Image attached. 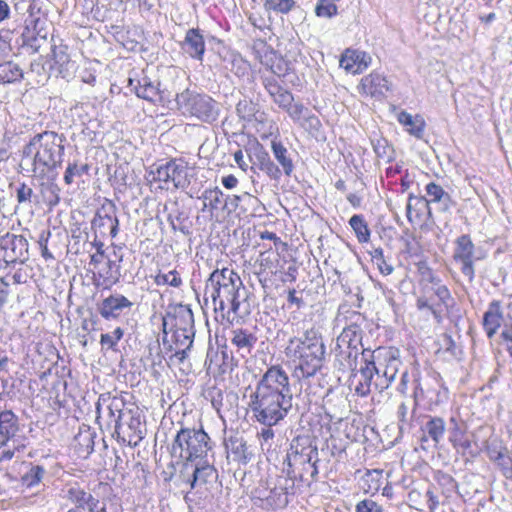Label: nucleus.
<instances>
[{
  "mask_svg": "<svg viewBox=\"0 0 512 512\" xmlns=\"http://www.w3.org/2000/svg\"><path fill=\"white\" fill-rule=\"evenodd\" d=\"M450 422L454 424V427L450 430L449 440L457 452L462 455L469 454L474 456L471 451V441L465 437L464 430L459 426L455 418H451Z\"/></svg>",
  "mask_w": 512,
  "mask_h": 512,
  "instance_id": "obj_32",
  "label": "nucleus"
},
{
  "mask_svg": "<svg viewBox=\"0 0 512 512\" xmlns=\"http://www.w3.org/2000/svg\"><path fill=\"white\" fill-rule=\"evenodd\" d=\"M368 349H353V348H346V349H340L339 356L344 360V362L341 363L343 366V370L347 369L350 371H355L358 368V365H361V358L363 357V352H368Z\"/></svg>",
  "mask_w": 512,
  "mask_h": 512,
  "instance_id": "obj_39",
  "label": "nucleus"
},
{
  "mask_svg": "<svg viewBox=\"0 0 512 512\" xmlns=\"http://www.w3.org/2000/svg\"><path fill=\"white\" fill-rule=\"evenodd\" d=\"M46 474V470L40 465H31L29 470L22 475L21 484L26 488H33L40 484Z\"/></svg>",
  "mask_w": 512,
  "mask_h": 512,
  "instance_id": "obj_41",
  "label": "nucleus"
},
{
  "mask_svg": "<svg viewBox=\"0 0 512 512\" xmlns=\"http://www.w3.org/2000/svg\"><path fill=\"white\" fill-rule=\"evenodd\" d=\"M271 149L274 155V158L277 160L279 165L282 167V170L286 176H291L294 170L293 160L288 152V149L282 144L281 141L273 139L271 141Z\"/></svg>",
  "mask_w": 512,
  "mask_h": 512,
  "instance_id": "obj_34",
  "label": "nucleus"
},
{
  "mask_svg": "<svg viewBox=\"0 0 512 512\" xmlns=\"http://www.w3.org/2000/svg\"><path fill=\"white\" fill-rule=\"evenodd\" d=\"M205 300L211 299L216 312L229 318L240 315L241 304L246 300V289L239 274L231 268L213 270L205 282Z\"/></svg>",
  "mask_w": 512,
  "mask_h": 512,
  "instance_id": "obj_3",
  "label": "nucleus"
},
{
  "mask_svg": "<svg viewBox=\"0 0 512 512\" xmlns=\"http://www.w3.org/2000/svg\"><path fill=\"white\" fill-rule=\"evenodd\" d=\"M255 161L253 162L259 169L263 167L266 161H269L271 158L269 154L264 150V148L257 143V146L254 151Z\"/></svg>",
  "mask_w": 512,
  "mask_h": 512,
  "instance_id": "obj_55",
  "label": "nucleus"
},
{
  "mask_svg": "<svg viewBox=\"0 0 512 512\" xmlns=\"http://www.w3.org/2000/svg\"><path fill=\"white\" fill-rule=\"evenodd\" d=\"M349 224L360 243H366L369 241L370 230L362 215H353L349 220Z\"/></svg>",
  "mask_w": 512,
  "mask_h": 512,
  "instance_id": "obj_42",
  "label": "nucleus"
},
{
  "mask_svg": "<svg viewBox=\"0 0 512 512\" xmlns=\"http://www.w3.org/2000/svg\"><path fill=\"white\" fill-rule=\"evenodd\" d=\"M187 219H188L187 214L184 211L180 210L178 207L173 209L168 214V217H167V221L170 223L172 229L174 231L178 230L185 235L189 234V228L185 224Z\"/></svg>",
  "mask_w": 512,
  "mask_h": 512,
  "instance_id": "obj_43",
  "label": "nucleus"
},
{
  "mask_svg": "<svg viewBox=\"0 0 512 512\" xmlns=\"http://www.w3.org/2000/svg\"><path fill=\"white\" fill-rule=\"evenodd\" d=\"M176 102L183 114H190L205 122H212L218 116L216 102L208 95L189 89L176 97Z\"/></svg>",
  "mask_w": 512,
  "mask_h": 512,
  "instance_id": "obj_7",
  "label": "nucleus"
},
{
  "mask_svg": "<svg viewBox=\"0 0 512 512\" xmlns=\"http://www.w3.org/2000/svg\"><path fill=\"white\" fill-rule=\"evenodd\" d=\"M234 160L239 166V168L242 169L243 171H246L248 169V164L244 160V154L242 150H237L234 153Z\"/></svg>",
  "mask_w": 512,
  "mask_h": 512,
  "instance_id": "obj_64",
  "label": "nucleus"
},
{
  "mask_svg": "<svg viewBox=\"0 0 512 512\" xmlns=\"http://www.w3.org/2000/svg\"><path fill=\"white\" fill-rule=\"evenodd\" d=\"M253 500L255 504L264 509L283 508L288 503L286 489L282 486L268 487L260 484L253 491Z\"/></svg>",
  "mask_w": 512,
  "mask_h": 512,
  "instance_id": "obj_14",
  "label": "nucleus"
},
{
  "mask_svg": "<svg viewBox=\"0 0 512 512\" xmlns=\"http://www.w3.org/2000/svg\"><path fill=\"white\" fill-rule=\"evenodd\" d=\"M283 110L287 111L289 116L294 120L298 121L306 116L308 109L301 103L290 104L288 107H283Z\"/></svg>",
  "mask_w": 512,
  "mask_h": 512,
  "instance_id": "obj_50",
  "label": "nucleus"
},
{
  "mask_svg": "<svg viewBox=\"0 0 512 512\" xmlns=\"http://www.w3.org/2000/svg\"><path fill=\"white\" fill-rule=\"evenodd\" d=\"M126 410L125 402L122 397L111 396L110 394H101L96 403L97 418L102 413H107L111 422L115 425V420L118 414L124 413Z\"/></svg>",
  "mask_w": 512,
  "mask_h": 512,
  "instance_id": "obj_18",
  "label": "nucleus"
},
{
  "mask_svg": "<svg viewBox=\"0 0 512 512\" xmlns=\"http://www.w3.org/2000/svg\"><path fill=\"white\" fill-rule=\"evenodd\" d=\"M295 6L294 0H266L265 8L278 13L286 14Z\"/></svg>",
  "mask_w": 512,
  "mask_h": 512,
  "instance_id": "obj_48",
  "label": "nucleus"
},
{
  "mask_svg": "<svg viewBox=\"0 0 512 512\" xmlns=\"http://www.w3.org/2000/svg\"><path fill=\"white\" fill-rule=\"evenodd\" d=\"M32 195L33 189L25 183H21L16 189V198L19 203L31 202Z\"/></svg>",
  "mask_w": 512,
  "mask_h": 512,
  "instance_id": "obj_54",
  "label": "nucleus"
},
{
  "mask_svg": "<svg viewBox=\"0 0 512 512\" xmlns=\"http://www.w3.org/2000/svg\"><path fill=\"white\" fill-rule=\"evenodd\" d=\"M421 442L431 440L434 446H437L443 439L446 431V423L443 418L438 416H427V421L421 428Z\"/></svg>",
  "mask_w": 512,
  "mask_h": 512,
  "instance_id": "obj_23",
  "label": "nucleus"
},
{
  "mask_svg": "<svg viewBox=\"0 0 512 512\" xmlns=\"http://www.w3.org/2000/svg\"><path fill=\"white\" fill-rule=\"evenodd\" d=\"M371 64V56L360 50L347 49L340 59V66L353 74L362 73Z\"/></svg>",
  "mask_w": 512,
  "mask_h": 512,
  "instance_id": "obj_16",
  "label": "nucleus"
},
{
  "mask_svg": "<svg viewBox=\"0 0 512 512\" xmlns=\"http://www.w3.org/2000/svg\"><path fill=\"white\" fill-rule=\"evenodd\" d=\"M285 354L293 361H297L294 376L302 380L315 376L322 368L326 348L318 330L311 327L301 336H294L288 340Z\"/></svg>",
  "mask_w": 512,
  "mask_h": 512,
  "instance_id": "obj_4",
  "label": "nucleus"
},
{
  "mask_svg": "<svg viewBox=\"0 0 512 512\" xmlns=\"http://www.w3.org/2000/svg\"><path fill=\"white\" fill-rule=\"evenodd\" d=\"M23 244V239L13 234L7 233L5 236L0 238V259L5 263L15 262L19 255L16 252L18 245Z\"/></svg>",
  "mask_w": 512,
  "mask_h": 512,
  "instance_id": "obj_30",
  "label": "nucleus"
},
{
  "mask_svg": "<svg viewBox=\"0 0 512 512\" xmlns=\"http://www.w3.org/2000/svg\"><path fill=\"white\" fill-rule=\"evenodd\" d=\"M425 496L427 498V505H428L429 511L430 512H435L436 509L439 506L438 496L435 495V493L431 489H428L426 491V495Z\"/></svg>",
  "mask_w": 512,
  "mask_h": 512,
  "instance_id": "obj_59",
  "label": "nucleus"
},
{
  "mask_svg": "<svg viewBox=\"0 0 512 512\" xmlns=\"http://www.w3.org/2000/svg\"><path fill=\"white\" fill-rule=\"evenodd\" d=\"M262 84L279 108L288 107L294 101L293 94L283 88L274 76H262Z\"/></svg>",
  "mask_w": 512,
  "mask_h": 512,
  "instance_id": "obj_17",
  "label": "nucleus"
},
{
  "mask_svg": "<svg viewBox=\"0 0 512 512\" xmlns=\"http://www.w3.org/2000/svg\"><path fill=\"white\" fill-rule=\"evenodd\" d=\"M124 331L122 328L117 327L111 333L101 334L100 344L102 347H106L107 349L115 350L117 343L123 337Z\"/></svg>",
  "mask_w": 512,
  "mask_h": 512,
  "instance_id": "obj_46",
  "label": "nucleus"
},
{
  "mask_svg": "<svg viewBox=\"0 0 512 512\" xmlns=\"http://www.w3.org/2000/svg\"><path fill=\"white\" fill-rule=\"evenodd\" d=\"M23 71L20 66L12 61L0 64V84H8L20 81Z\"/></svg>",
  "mask_w": 512,
  "mask_h": 512,
  "instance_id": "obj_37",
  "label": "nucleus"
},
{
  "mask_svg": "<svg viewBox=\"0 0 512 512\" xmlns=\"http://www.w3.org/2000/svg\"><path fill=\"white\" fill-rule=\"evenodd\" d=\"M88 172V165H78L76 162L69 163L64 173V181L70 185L75 177H81Z\"/></svg>",
  "mask_w": 512,
  "mask_h": 512,
  "instance_id": "obj_47",
  "label": "nucleus"
},
{
  "mask_svg": "<svg viewBox=\"0 0 512 512\" xmlns=\"http://www.w3.org/2000/svg\"><path fill=\"white\" fill-rule=\"evenodd\" d=\"M401 362L396 357H390L385 368L380 371V378L383 377L380 383L375 382L376 387L387 388L389 384L395 379Z\"/></svg>",
  "mask_w": 512,
  "mask_h": 512,
  "instance_id": "obj_40",
  "label": "nucleus"
},
{
  "mask_svg": "<svg viewBox=\"0 0 512 512\" xmlns=\"http://www.w3.org/2000/svg\"><path fill=\"white\" fill-rule=\"evenodd\" d=\"M428 207L429 206L425 202V197H418L412 193L409 194L406 205V217L408 221L413 223L415 220H420L423 210Z\"/></svg>",
  "mask_w": 512,
  "mask_h": 512,
  "instance_id": "obj_36",
  "label": "nucleus"
},
{
  "mask_svg": "<svg viewBox=\"0 0 512 512\" xmlns=\"http://www.w3.org/2000/svg\"><path fill=\"white\" fill-rule=\"evenodd\" d=\"M359 92L372 97L384 95L389 90L388 80L378 72L363 77L358 86Z\"/></svg>",
  "mask_w": 512,
  "mask_h": 512,
  "instance_id": "obj_19",
  "label": "nucleus"
},
{
  "mask_svg": "<svg viewBox=\"0 0 512 512\" xmlns=\"http://www.w3.org/2000/svg\"><path fill=\"white\" fill-rule=\"evenodd\" d=\"M114 429L118 435H126L130 445L136 446L144 438L138 408L126 409L124 413L118 414Z\"/></svg>",
  "mask_w": 512,
  "mask_h": 512,
  "instance_id": "obj_12",
  "label": "nucleus"
},
{
  "mask_svg": "<svg viewBox=\"0 0 512 512\" xmlns=\"http://www.w3.org/2000/svg\"><path fill=\"white\" fill-rule=\"evenodd\" d=\"M356 512H383V509L375 501L364 499L356 505Z\"/></svg>",
  "mask_w": 512,
  "mask_h": 512,
  "instance_id": "obj_53",
  "label": "nucleus"
},
{
  "mask_svg": "<svg viewBox=\"0 0 512 512\" xmlns=\"http://www.w3.org/2000/svg\"><path fill=\"white\" fill-rule=\"evenodd\" d=\"M47 241L48 237H45L43 234L40 236V239L38 241L40 247H41V254L45 259H52L53 255L49 252L47 248Z\"/></svg>",
  "mask_w": 512,
  "mask_h": 512,
  "instance_id": "obj_60",
  "label": "nucleus"
},
{
  "mask_svg": "<svg viewBox=\"0 0 512 512\" xmlns=\"http://www.w3.org/2000/svg\"><path fill=\"white\" fill-rule=\"evenodd\" d=\"M211 449L210 437L202 428H181L172 442L171 456L194 463L202 461Z\"/></svg>",
  "mask_w": 512,
  "mask_h": 512,
  "instance_id": "obj_5",
  "label": "nucleus"
},
{
  "mask_svg": "<svg viewBox=\"0 0 512 512\" xmlns=\"http://www.w3.org/2000/svg\"><path fill=\"white\" fill-rule=\"evenodd\" d=\"M180 476L189 486V489L193 490L201 488L215 479L217 477V471L212 465L207 463H184Z\"/></svg>",
  "mask_w": 512,
  "mask_h": 512,
  "instance_id": "obj_13",
  "label": "nucleus"
},
{
  "mask_svg": "<svg viewBox=\"0 0 512 512\" xmlns=\"http://www.w3.org/2000/svg\"><path fill=\"white\" fill-rule=\"evenodd\" d=\"M133 303L122 294H113L99 304L98 311L105 320H114L120 317L125 309H131Z\"/></svg>",
  "mask_w": 512,
  "mask_h": 512,
  "instance_id": "obj_15",
  "label": "nucleus"
},
{
  "mask_svg": "<svg viewBox=\"0 0 512 512\" xmlns=\"http://www.w3.org/2000/svg\"><path fill=\"white\" fill-rule=\"evenodd\" d=\"M397 120L410 135L418 139L423 137L426 124L422 116L412 115L406 111H401L397 115Z\"/></svg>",
  "mask_w": 512,
  "mask_h": 512,
  "instance_id": "obj_29",
  "label": "nucleus"
},
{
  "mask_svg": "<svg viewBox=\"0 0 512 512\" xmlns=\"http://www.w3.org/2000/svg\"><path fill=\"white\" fill-rule=\"evenodd\" d=\"M270 179L279 180L282 175L281 169L270 159L260 168Z\"/></svg>",
  "mask_w": 512,
  "mask_h": 512,
  "instance_id": "obj_52",
  "label": "nucleus"
},
{
  "mask_svg": "<svg viewBox=\"0 0 512 512\" xmlns=\"http://www.w3.org/2000/svg\"><path fill=\"white\" fill-rule=\"evenodd\" d=\"M68 499L77 504L79 510L87 508L90 512H106L105 506H100V502L91 493L79 487H71L67 492Z\"/></svg>",
  "mask_w": 512,
  "mask_h": 512,
  "instance_id": "obj_20",
  "label": "nucleus"
},
{
  "mask_svg": "<svg viewBox=\"0 0 512 512\" xmlns=\"http://www.w3.org/2000/svg\"><path fill=\"white\" fill-rule=\"evenodd\" d=\"M193 314L190 309L180 307L173 315L170 313L163 318V332L167 334V328L173 330L176 348L190 349L193 344L194 328Z\"/></svg>",
  "mask_w": 512,
  "mask_h": 512,
  "instance_id": "obj_8",
  "label": "nucleus"
},
{
  "mask_svg": "<svg viewBox=\"0 0 512 512\" xmlns=\"http://www.w3.org/2000/svg\"><path fill=\"white\" fill-rule=\"evenodd\" d=\"M184 51L193 59L202 61L205 53V41L198 28L187 30L182 43Z\"/></svg>",
  "mask_w": 512,
  "mask_h": 512,
  "instance_id": "obj_21",
  "label": "nucleus"
},
{
  "mask_svg": "<svg viewBox=\"0 0 512 512\" xmlns=\"http://www.w3.org/2000/svg\"><path fill=\"white\" fill-rule=\"evenodd\" d=\"M151 181L161 182L163 189L184 190L190 185V175L188 163L182 158L171 159L166 162H159L151 166L149 171Z\"/></svg>",
  "mask_w": 512,
  "mask_h": 512,
  "instance_id": "obj_6",
  "label": "nucleus"
},
{
  "mask_svg": "<svg viewBox=\"0 0 512 512\" xmlns=\"http://www.w3.org/2000/svg\"><path fill=\"white\" fill-rule=\"evenodd\" d=\"M129 86L135 91L139 98L149 102H157L162 100L161 91L159 90L158 83L152 82L148 77H143L140 80L129 79Z\"/></svg>",
  "mask_w": 512,
  "mask_h": 512,
  "instance_id": "obj_24",
  "label": "nucleus"
},
{
  "mask_svg": "<svg viewBox=\"0 0 512 512\" xmlns=\"http://www.w3.org/2000/svg\"><path fill=\"white\" fill-rule=\"evenodd\" d=\"M225 447L228 454L232 455L233 461L246 464L252 458V453L248 450L247 443L239 434H231L225 439Z\"/></svg>",
  "mask_w": 512,
  "mask_h": 512,
  "instance_id": "obj_22",
  "label": "nucleus"
},
{
  "mask_svg": "<svg viewBox=\"0 0 512 512\" xmlns=\"http://www.w3.org/2000/svg\"><path fill=\"white\" fill-rule=\"evenodd\" d=\"M223 196V192L218 187L206 189L201 196L203 200L202 211H208L213 215L214 211L219 209Z\"/></svg>",
  "mask_w": 512,
  "mask_h": 512,
  "instance_id": "obj_38",
  "label": "nucleus"
},
{
  "mask_svg": "<svg viewBox=\"0 0 512 512\" xmlns=\"http://www.w3.org/2000/svg\"><path fill=\"white\" fill-rule=\"evenodd\" d=\"M14 456V446L10 447L9 440L0 439V461H9Z\"/></svg>",
  "mask_w": 512,
  "mask_h": 512,
  "instance_id": "obj_57",
  "label": "nucleus"
},
{
  "mask_svg": "<svg viewBox=\"0 0 512 512\" xmlns=\"http://www.w3.org/2000/svg\"><path fill=\"white\" fill-rule=\"evenodd\" d=\"M503 321V311L500 301L493 300L483 316V327L488 336L492 338Z\"/></svg>",
  "mask_w": 512,
  "mask_h": 512,
  "instance_id": "obj_25",
  "label": "nucleus"
},
{
  "mask_svg": "<svg viewBox=\"0 0 512 512\" xmlns=\"http://www.w3.org/2000/svg\"><path fill=\"white\" fill-rule=\"evenodd\" d=\"M156 285H170L172 287H179L182 284V279L176 270H172L166 274L159 273L154 277Z\"/></svg>",
  "mask_w": 512,
  "mask_h": 512,
  "instance_id": "obj_44",
  "label": "nucleus"
},
{
  "mask_svg": "<svg viewBox=\"0 0 512 512\" xmlns=\"http://www.w3.org/2000/svg\"><path fill=\"white\" fill-rule=\"evenodd\" d=\"M408 410V406L404 402L401 403L398 407L397 417L401 423L400 428H402L404 425H410L412 416H409Z\"/></svg>",
  "mask_w": 512,
  "mask_h": 512,
  "instance_id": "obj_58",
  "label": "nucleus"
},
{
  "mask_svg": "<svg viewBox=\"0 0 512 512\" xmlns=\"http://www.w3.org/2000/svg\"><path fill=\"white\" fill-rule=\"evenodd\" d=\"M18 431L17 417L12 411L0 413V439L10 440Z\"/></svg>",
  "mask_w": 512,
  "mask_h": 512,
  "instance_id": "obj_35",
  "label": "nucleus"
},
{
  "mask_svg": "<svg viewBox=\"0 0 512 512\" xmlns=\"http://www.w3.org/2000/svg\"><path fill=\"white\" fill-rule=\"evenodd\" d=\"M433 292L445 306H448L449 302L452 301V297L447 286L440 284L439 282L434 284Z\"/></svg>",
  "mask_w": 512,
  "mask_h": 512,
  "instance_id": "obj_51",
  "label": "nucleus"
},
{
  "mask_svg": "<svg viewBox=\"0 0 512 512\" xmlns=\"http://www.w3.org/2000/svg\"><path fill=\"white\" fill-rule=\"evenodd\" d=\"M432 380L433 384L427 388L426 396L436 405L447 402L449 399V389L445 385L441 375L434 373Z\"/></svg>",
  "mask_w": 512,
  "mask_h": 512,
  "instance_id": "obj_33",
  "label": "nucleus"
},
{
  "mask_svg": "<svg viewBox=\"0 0 512 512\" xmlns=\"http://www.w3.org/2000/svg\"><path fill=\"white\" fill-rule=\"evenodd\" d=\"M453 259L459 264L461 273L470 283L473 282L475 278L474 261L480 260L481 257L475 256V246L469 235L464 234L456 239Z\"/></svg>",
  "mask_w": 512,
  "mask_h": 512,
  "instance_id": "obj_10",
  "label": "nucleus"
},
{
  "mask_svg": "<svg viewBox=\"0 0 512 512\" xmlns=\"http://www.w3.org/2000/svg\"><path fill=\"white\" fill-rule=\"evenodd\" d=\"M501 469L502 474L507 479H512V458L504 455L503 460L495 462Z\"/></svg>",
  "mask_w": 512,
  "mask_h": 512,
  "instance_id": "obj_56",
  "label": "nucleus"
},
{
  "mask_svg": "<svg viewBox=\"0 0 512 512\" xmlns=\"http://www.w3.org/2000/svg\"><path fill=\"white\" fill-rule=\"evenodd\" d=\"M376 265L381 274L383 275H390L394 270L393 266L391 264H388L385 258L379 261Z\"/></svg>",
  "mask_w": 512,
  "mask_h": 512,
  "instance_id": "obj_63",
  "label": "nucleus"
},
{
  "mask_svg": "<svg viewBox=\"0 0 512 512\" xmlns=\"http://www.w3.org/2000/svg\"><path fill=\"white\" fill-rule=\"evenodd\" d=\"M408 381H409L408 372L405 371L401 375V380H400V383H399V385L397 387L398 392H400L403 395H405L407 393Z\"/></svg>",
  "mask_w": 512,
  "mask_h": 512,
  "instance_id": "obj_62",
  "label": "nucleus"
},
{
  "mask_svg": "<svg viewBox=\"0 0 512 512\" xmlns=\"http://www.w3.org/2000/svg\"><path fill=\"white\" fill-rule=\"evenodd\" d=\"M380 371L381 369L373 360V353L371 351L363 352L359 369L351 371L350 385L354 386V390L359 396H367L370 393L374 374L377 375V379H380Z\"/></svg>",
  "mask_w": 512,
  "mask_h": 512,
  "instance_id": "obj_9",
  "label": "nucleus"
},
{
  "mask_svg": "<svg viewBox=\"0 0 512 512\" xmlns=\"http://www.w3.org/2000/svg\"><path fill=\"white\" fill-rule=\"evenodd\" d=\"M425 191L428 198H425L426 204L438 203L442 211H448L453 205L451 196L438 184L430 182L426 185Z\"/></svg>",
  "mask_w": 512,
  "mask_h": 512,
  "instance_id": "obj_27",
  "label": "nucleus"
},
{
  "mask_svg": "<svg viewBox=\"0 0 512 512\" xmlns=\"http://www.w3.org/2000/svg\"><path fill=\"white\" fill-rule=\"evenodd\" d=\"M65 136L54 131L34 135L23 149L24 159L30 162L31 176L41 185L54 181L62 167Z\"/></svg>",
  "mask_w": 512,
  "mask_h": 512,
  "instance_id": "obj_2",
  "label": "nucleus"
},
{
  "mask_svg": "<svg viewBox=\"0 0 512 512\" xmlns=\"http://www.w3.org/2000/svg\"><path fill=\"white\" fill-rule=\"evenodd\" d=\"M230 341L237 351L241 352L244 356L251 352L257 342V337L248 330L236 328L231 330Z\"/></svg>",
  "mask_w": 512,
  "mask_h": 512,
  "instance_id": "obj_28",
  "label": "nucleus"
},
{
  "mask_svg": "<svg viewBox=\"0 0 512 512\" xmlns=\"http://www.w3.org/2000/svg\"><path fill=\"white\" fill-rule=\"evenodd\" d=\"M337 346L339 349H363L361 328L355 324L344 328L342 333L337 338Z\"/></svg>",
  "mask_w": 512,
  "mask_h": 512,
  "instance_id": "obj_26",
  "label": "nucleus"
},
{
  "mask_svg": "<svg viewBox=\"0 0 512 512\" xmlns=\"http://www.w3.org/2000/svg\"><path fill=\"white\" fill-rule=\"evenodd\" d=\"M67 50L68 47L63 44H54L52 47L54 63L58 67L59 73L62 74L63 77L68 76L69 73L72 72L75 68V62L70 59Z\"/></svg>",
  "mask_w": 512,
  "mask_h": 512,
  "instance_id": "obj_31",
  "label": "nucleus"
},
{
  "mask_svg": "<svg viewBox=\"0 0 512 512\" xmlns=\"http://www.w3.org/2000/svg\"><path fill=\"white\" fill-rule=\"evenodd\" d=\"M92 229L101 236L110 235L115 238L118 234L119 220L117 218V208L110 200H105L97 210L92 222Z\"/></svg>",
  "mask_w": 512,
  "mask_h": 512,
  "instance_id": "obj_11",
  "label": "nucleus"
},
{
  "mask_svg": "<svg viewBox=\"0 0 512 512\" xmlns=\"http://www.w3.org/2000/svg\"><path fill=\"white\" fill-rule=\"evenodd\" d=\"M506 448L497 439L490 440L486 445V453L493 462L503 460Z\"/></svg>",
  "mask_w": 512,
  "mask_h": 512,
  "instance_id": "obj_45",
  "label": "nucleus"
},
{
  "mask_svg": "<svg viewBox=\"0 0 512 512\" xmlns=\"http://www.w3.org/2000/svg\"><path fill=\"white\" fill-rule=\"evenodd\" d=\"M315 13L318 17L331 18L337 14V6L330 0H319Z\"/></svg>",
  "mask_w": 512,
  "mask_h": 512,
  "instance_id": "obj_49",
  "label": "nucleus"
},
{
  "mask_svg": "<svg viewBox=\"0 0 512 512\" xmlns=\"http://www.w3.org/2000/svg\"><path fill=\"white\" fill-rule=\"evenodd\" d=\"M293 394L289 376L280 366H271L257 382L249 395L248 407L253 418L265 427L258 433L261 447H271L275 433L272 426L279 424L292 409Z\"/></svg>",
  "mask_w": 512,
  "mask_h": 512,
  "instance_id": "obj_1",
  "label": "nucleus"
},
{
  "mask_svg": "<svg viewBox=\"0 0 512 512\" xmlns=\"http://www.w3.org/2000/svg\"><path fill=\"white\" fill-rule=\"evenodd\" d=\"M221 183L226 189H233L237 186L238 179L234 175L230 174L222 177Z\"/></svg>",
  "mask_w": 512,
  "mask_h": 512,
  "instance_id": "obj_61",
  "label": "nucleus"
}]
</instances>
